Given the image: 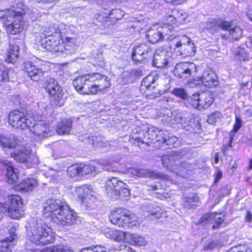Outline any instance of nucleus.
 Segmentation results:
<instances>
[{"instance_id": "obj_1", "label": "nucleus", "mask_w": 252, "mask_h": 252, "mask_svg": "<svg viewBox=\"0 0 252 252\" xmlns=\"http://www.w3.org/2000/svg\"><path fill=\"white\" fill-rule=\"evenodd\" d=\"M43 214L46 217L52 216L54 221L63 225L72 224L77 217L67 203L60 199L51 198L46 200L43 205Z\"/></svg>"}, {"instance_id": "obj_2", "label": "nucleus", "mask_w": 252, "mask_h": 252, "mask_svg": "<svg viewBox=\"0 0 252 252\" xmlns=\"http://www.w3.org/2000/svg\"><path fill=\"white\" fill-rule=\"evenodd\" d=\"M73 84L76 91L84 94H94L110 86L108 78L99 73L78 76L73 80Z\"/></svg>"}, {"instance_id": "obj_3", "label": "nucleus", "mask_w": 252, "mask_h": 252, "mask_svg": "<svg viewBox=\"0 0 252 252\" xmlns=\"http://www.w3.org/2000/svg\"><path fill=\"white\" fill-rule=\"evenodd\" d=\"M23 13L12 9L0 10V20L6 27L7 32L16 34L24 29Z\"/></svg>"}, {"instance_id": "obj_4", "label": "nucleus", "mask_w": 252, "mask_h": 252, "mask_svg": "<svg viewBox=\"0 0 252 252\" xmlns=\"http://www.w3.org/2000/svg\"><path fill=\"white\" fill-rule=\"evenodd\" d=\"M29 240L36 245H47L53 241V232L47 224L37 223L30 226L27 230Z\"/></svg>"}, {"instance_id": "obj_5", "label": "nucleus", "mask_w": 252, "mask_h": 252, "mask_svg": "<svg viewBox=\"0 0 252 252\" xmlns=\"http://www.w3.org/2000/svg\"><path fill=\"white\" fill-rule=\"evenodd\" d=\"M64 35L54 36L48 39L42 43V46L47 50L53 53L66 52V54L72 53L74 50V39L65 37L63 39Z\"/></svg>"}, {"instance_id": "obj_6", "label": "nucleus", "mask_w": 252, "mask_h": 252, "mask_svg": "<svg viewBox=\"0 0 252 252\" xmlns=\"http://www.w3.org/2000/svg\"><path fill=\"white\" fill-rule=\"evenodd\" d=\"M110 221L114 224L125 229L131 227L135 215L126 209L120 207L114 209L109 216Z\"/></svg>"}, {"instance_id": "obj_7", "label": "nucleus", "mask_w": 252, "mask_h": 252, "mask_svg": "<svg viewBox=\"0 0 252 252\" xmlns=\"http://www.w3.org/2000/svg\"><path fill=\"white\" fill-rule=\"evenodd\" d=\"M172 42L178 55L189 57L193 56L196 52L194 43L186 35L176 37Z\"/></svg>"}, {"instance_id": "obj_8", "label": "nucleus", "mask_w": 252, "mask_h": 252, "mask_svg": "<svg viewBox=\"0 0 252 252\" xmlns=\"http://www.w3.org/2000/svg\"><path fill=\"white\" fill-rule=\"evenodd\" d=\"M45 89L50 95L53 105L61 106L63 104V90L56 80L53 78L47 80Z\"/></svg>"}, {"instance_id": "obj_9", "label": "nucleus", "mask_w": 252, "mask_h": 252, "mask_svg": "<svg viewBox=\"0 0 252 252\" xmlns=\"http://www.w3.org/2000/svg\"><path fill=\"white\" fill-rule=\"evenodd\" d=\"M213 95L210 92H201L193 94L190 99V104L199 110L210 107L214 101Z\"/></svg>"}, {"instance_id": "obj_10", "label": "nucleus", "mask_w": 252, "mask_h": 252, "mask_svg": "<svg viewBox=\"0 0 252 252\" xmlns=\"http://www.w3.org/2000/svg\"><path fill=\"white\" fill-rule=\"evenodd\" d=\"M153 53V49L150 43H142L133 47L131 56L133 60L141 62L151 58Z\"/></svg>"}, {"instance_id": "obj_11", "label": "nucleus", "mask_w": 252, "mask_h": 252, "mask_svg": "<svg viewBox=\"0 0 252 252\" xmlns=\"http://www.w3.org/2000/svg\"><path fill=\"white\" fill-rule=\"evenodd\" d=\"M8 123L13 127L24 129L31 123V119H26L24 113L18 110L11 112L8 116Z\"/></svg>"}, {"instance_id": "obj_12", "label": "nucleus", "mask_w": 252, "mask_h": 252, "mask_svg": "<svg viewBox=\"0 0 252 252\" xmlns=\"http://www.w3.org/2000/svg\"><path fill=\"white\" fill-rule=\"evenodd\" d=\"M91 186H85L84 188H77L75 191V194L77 196V200L83 203L86 204L88 207L94 208L93 203L96 200L95 196L93 195Z\"/></svg>"}, {"instance_id": "obj_13", "label": "nucleus", "mask_w": 252, "mask_h": 252, "mask_svg": "<svg viewBox=\"0 0 252 252\" xmlns=\"http://www.w3.org/2000/svg\"><path fill=\"white\" fill-rule=\"evenodd\" d=\"M146 134L148 136V139L150 140L149 141V142L152 141L153 142H159L162 144H164L166 138L167 137V135L163 131L158 130V127L155 126H151L149 128ZM132 138L134 139L135 141H137L138 143L141 142L144 143L148 142V141H145L140 137L136 136H132Z\"/></svg>"}, {"instance_id": "obj_14", "label": "nucleus", "mask_w": 252, "mask_h": 252, "mask_svg": "<svg viewBox=\"0 0 252 252\" xmlns=\"http://www.w3.org/2000/svg\"><path fill=\"white\" fill-rule=\"evenodd\" d=\"M196 72V67L192 63H180L176 65L174 74L179 78L189 77L193 72Z\"/></svg>"}, {"instance_id": "obj_15", "label": "nucleus", "mask_w": 252, "mask_h": 252, "mask_svg": "<svg viewBox=\"0 0 252 252\" xmlns=\"http://www.w3.org/2000/svg\"><path fill=\"white\" fill-rule=\"evenodd\" d=\"M171 52L163 48L158 49L153 58V65L157 67H164L168 65L171 59Z\"/></svg>"}, {"instance_id": "obj_16", "label": "nucleus", "mask_w": 252, "mask_h": 252, "mask_svg": "<svg viewBox=\"0 0 252 252\" xmlns=\"http://www.w3.org/2000/svg\"><path fill=\"white\" fill-rule=\"evenodd\" d=\"M132 175L138 177H152L164 180H169L170 177L165 174L142 168H131L129 170Z\"/></svg>"}, {"instance_id": "obj_17", "label": "nucleus", "mask_w": 252, "mask_h": 252, "mask_svg": "<svg viewBox=\"0 0 252 252\" xmlns=\"http://www.w3.org/2000/svg\"><path fill=\"white\" fill-rule=\"evenodd\" d=\"M23 203L19 196L12 195L8 206V213L13 219H19L24 214Z\"/></svg>"}, {"instance_id": "obj_18", "label": "nucleus", "mask_w": 252, "mask_h": 252, "mask_svg": "<svg viewBox=\"0 0 252 252\" xmlns=\"http://www.w3.org/2000/svg\"><path fill=\"white\" fill-rule=\"evenodd\" d=\"M161 162L163 167L173 172V171H177L179 169L180 158L175 153L172 152L170 154L161 157Z\"/></svg>"}, {"instance_id": "obj_19", "label": "nucleus", "mask_w": 252, "mask_h": 252, "mask_svg": "<svg viewBox=\"0 0 252 252\" xmlns=\"http://www.w3.org/2000/svg\"><path fill=\"white\" fill-rule=\"evenodd\" d=\"M23 70L28 76L34 81H38L43 76L45 70L42 67H37L31 61H26L23 64Z\"/></svg>"}, {"instance_id": "obj_20", "label": "nucleus", "mask_w": 252, "mask_h": 252, "mask_svg": "<svg viewBox=\"0 0 252 252\" xmlns=\"http://www.w3.org/2000/svg\"><path fill=\"white\" fill-rule=\"evenodd\" d=\"M31 123H29L27 128L32 133L41 138L48 137L50 134L48 126L43 121H39L36 123L34 119H31Z\"/></svg>"}, {"instance_id": "obj_21", "label": "nucleus", "mask_w": 252, "mask_h": 252, "mask_svg": "<svg viewBox=\"0 0 252 252\" xmlns=\"http://www.w3.org/2000/svg\"><path fill=\"white\" fill-rule=\"evenodd\" d=\"M198 84H202L209 88L216 87L218 84V78L216 74L212 71H205L201 77L194 79Z\"/></svg>"}, {"instance_id": "obj_22", "label": "nucleus", "mask_w": 252, "mask_h": 252, "mask_svg": "<svg viewBox=\"0 0 252 252\" xmlns=\"http://www.w3.org/2000/svg\"><path fill=\"white\" fill-rule=\"evenodd\" d=\"M65 32L61 28L56 27H49L45 28L42 31L36 33V37L39 42H42L43 38L50 39L51 37L54 36H60L64 35Z\"/></svg>"}, {"instance_id": "obj_23", "label": "nucleus", "mask_w": 252, "mask_h": 252, "mask_svg": "<svg viewBox=\"0 0 252 252\" xmlns=\"http://www.w3.org/2000/svg\"><path fill=\"white\" fill-rule=\"evenodd\" d=\"M104 234L109 239L115 241L120 242L122 241L127 242L128 232L107 227L104 230Z\"/></svg>"}, {"instance_id": "obj_24", "label": "nucleus", "mask_w": 252, "mask_h": 252, "mask_svg": "<svg viewBox=\"0 0 252 252\" xmlns=\"http://www.w3.org/2000/svg\"><path fill=\"white\" fill-rule=\"evenodd\" d=\"M218 26L223 30L229 32V35L235 40L239 39L242 34V29L237 26L233 27L231 23L223 21L220 23Z\"/></svg>"}, {"instance_id": "obj_25", "label": "nucleus", "mask_w": 252, "mask_h": 252, "mask_svg": "<svg viewBox=\"0 0 252 252\" xmlns=\"http://www.w3.org/2000/svg\"><path fill=\"white\" fill-rule=\"evenodd\" d=\"M11 157H13L16 161L21 163H27L32 162L31 157L32 154L31 150L23 148L21 150H18L14 153L11 154Z\"/></svg>"}, {"instance_id": "obj_26", "label": "nucleus", "mask_w": 252, "mask_h": 252, "mask_svg": "<svg viewBox=\"0 0 252 252\" xmlns=\"http://www.w3.org/2000/svg\"><path fill=\"white\" fill-rule=\"evenodd\" d=\"M123 187H125V183L116 178L109 179L106 181L105 185L107 193H110L112 196L114 195L115 193L122 189Z\"/></svg>"}, {"instance_id": "obj_27", "label": "nucleus", "mask_w": 252, "mask_h": 252, "mask_svg": "<svg viewBox=\"0 0 252 252\" xmlns=\"http://www.w3.org/2000/svg\"><path fill=\"white\" fill-rule=\"evenodd\" d=\"M167 26L158 29H150L147 32L146 35L150 43H156L163 39V34L165 33Z\"/></svg>"}, {"instance_id": "obj_28", "label": "nucleus", "mask_w": 252, "mask_h": 252, "mask_svg": "<svg viewBox=\"0 0 252 252\" xmlns=\"http://www.w3.org/2000/svg\"><path fill=\"white\" fill-rule=\"evenodd\" d=\"M1 162L7 166L6 176L8 182L11 184L15 183L18 179V169L13 167L12 164L7 160H2Z\"/></svg>"}, {"instance_id": "obj_29", "label": "nucleus", "mask_w": 252, "mask_h": 252, "mask_svg": "<svg viewBox=\"0 0 252 252\" xmlns=\"http://www.w3.org/2000/svg\"><path fill=\"white\" fill-rule=\"evenodd\" d=\"M18 142L17 137L13 135L8 136H0V145L3 148H15L18 144Z\"/></svg>"}, {"instance_id": "obj_30", "label": "nucleus", "mask_w": 252, "mask_h": 252, "mask_svg": "<svg viewBox=\"0 0 252 252\" xmlns=\"http://www.w3.org/2000/svg\"><path fill=\"white\" fill-rule=\"evenodd\" d=\"M224 216L222 214H216L212 213L211 214H206L201 218L202 221L205 220H214L215 223L212 226L213 229H216L219 227L220 225L223 221Z\"/></svg>"}, {"instance_id": "obj_31", "label": "nucleus", "mask_w": 252, "mask_h": 252, "mask_svg": "<svg viewBox=\"0 0 252 252\" xmlns=\"http://www.w3.org/2000/svg\"><path fill=\"white\" fill-rule=\"evenodd\" d=\"M183 207L189 210L193 209L199 205V197L195 194H192L189 196L184 197L183 199Z\"/></svg>"}, {"instance_id": "obj_32", "label": "nucleus", "mask_w": 252, "mask_h": 252, "mask_svg": "<svg viewBox=\"0 0 252 252\" xmlns=\"http://www.w3.org/2000/svg\"><path fill=\"white\" fill-rule=\"evenodd\" d=\"M15 233L13 232L9 238H6L0 241V251L1 252H11L14 245Z\"/></svg>"}, {"instance_id": "obj_33", "label": "nucleus", "mask_w": 252, "mask_h": 252, "mask_svg": "<svg viewBox=\"0 0 252 252\" xmlns=\"http://www.w3.org/2000/svg\"><path fill=\"white\" fill-rule=\"evenodd\" d=\"M19 52V46L15 43H10L7 58L5 59L6 61L10 63H14L18 59Z\"/></svg>"}, {"instance_id": "obj_34", "label": "nucleus", "mask_w": 252, "mask_h": 252, "mask_svg": "<svg viewBox=\"0 0 252 252\" xmlns=\"http://www.w3.org/2000/svg\"><path fill=\"white\" fill-rule=\"evenodd\" d=\"M38 182L36 179L34 178H29L24 180L19 185L20 190L26 191L32 190L37 187Z\"/></svg>"}, {"instance_id": "obj_35", "label": "nucleus", "mask_w": 252, "mask_h": 252, "mask_svg": "<svg viewBox=\"0 0 252 252\" xmlns=\"http://www.w3.org/2000/svg\"><path fill=\"white\" fill-rule=\"evenodd\" d=\"M128 243L138 246H145L147 244V241L145 238L135 234L129 233L128 234Z\"/></svg>"}, {"instance_id": "obj_36", "label": "nucleus", "mask_w": 252, "mask_h": 252, "mask_svg": "<svg viewBox=\"0 0 252 252\" xmlns=\"http://www.w3.org/2000/svg\"><path fill=\"white\" fill-rule=\"evenodd\" d=\"M71 129L72 121L68 119L63 121L58 124L57 132L60 135L68 134Z\"/></svg>"}, {"instance_id": "obj_37", "label": "nucleus", "mask_w": 252, "mask_h": 252, "mask_svg": "<svg viewBox=\"0 0 252 252\" xmlns=\"http://www.w3.org/2000/svg\"><path fill=\"white\" fill-rule=\"evenodd\" d=\"M158 79V76L154 74H150L144 78L141 83L142 87L152 90L155 87V82Z\"/></svg>"}, {"instance_id": "obj_38", "label": "nucleus", "mask_w": 252, "mask_h": 252, "mask_svg": "<svg viewBox=\"0 0 252 252\" xmlns=\"http://www.w3.org/2000/svg\"><path fill=\"white\" fill-rule=\"evenodd\" d=\"M172 13L173 14H176L175 16L173 17L172 15H170L169 18L173 19V20L171 19L170 20L173 23H175L174 22L173 20H174L175 22L178 21L179 23H182L185 22L188 17L187 14L182 10L177 11L176 10H174L172 11Z\"/></svg>"}, {"instance_id": "obj_39", "label": "nucleus", "mask_w": 252, "mask_h": 252, "mask_svg": "<svg viewBox=\"0 0 252 252\" xmlns=\"http://www.w3.org/2000/svg\"><path fill=\"white\" fill-rule=\"evenodd\" d=\"M40 252H72L71 249L66 246L58 245L48 247Z\"/></svg>"}, {"instance_id": "obj_40", "label": "nucleus", "mask_w": 252, "mask_h": 252, "mask_svg": "<svg viewBox=\"0 0 252 252\" xmlns=\"http://www.w3.org/2000/svg\"><path fill=\"white\" fill-rule=\"evenodd\" d=\"M125 15V12L120 9L111 10L109 12V19L113 23H115L118 20L121 19Z\"/></svg>"}, {"instance_id": "obj_41", "label": "nucleus", "mask_w": 252, "mask_h": 252, "mask_svg": "<svg viewBox=\"0 0 252 252\" xmlns=\"http://www.w3.org/2000/svg\"><path fill=\"white\" fill-rule=\"evenodd\" d=\"M148 212L151 216H155L156 218H160L164 214L160 207L155 204L148 205Z\"/></svg>"}, {"instance_id": "obj_42", "label": "nucleus", "mask_w": 252, "mask_h": 252, "mask_svg": "<svg viewBox=\"0 0 252 252\" xmlns=\"http://www.w3.org/2000/svg\"><path fill=\"white\" fill-rule=\"evenodd\" d=\"M235 57L240 62L245 61L248 60L249 56L246 50L243 48L239 47L235 51Z\"/></svg>"}, {"instance_id": "obj_43", "label": "nucleus", "mask_w": 252, "mask_h": 252, "mask_svg": "<svg viewBox=\"0 0 252 252\" xmlns=\"http://www.w3.org/2000/svg\"><path fill=\"white\" fill-rule=\"evenodd\" d=\"M82 169V173L86 174H93L96 172H99L98 167L92 164H89L88 165H84L81 166Z\"/></svg>"}, {"instance_id": "obj_44", "label": "nucleus", "mask_w": 252, "mask_h": 252, "mask_svg": "<svg viewBox=\"0 0 252 252\" xmlns=\"http://www.w3.org/2000/svg\"><path fill=\"white\" fill-rule=\"evenodd\" d=\"M67 171L68 176L71 178H73L82 173L81 166L78 165H72L69 167Z\"/></svg>"}, {"instance_id": "obj_45", "label": "nucleus", "mask_w": 252, "mask_h": 252, "mask_svg": "<svg viewBox=\"0 0 252 252\" xmlns=\"http://www.w3.org/2000/svg\"><path fill=\"white\" fill-rule=\"evenodd\" d=\"M127 187V186L125 184V187H123L122 189L119 190V191L115 193L114 195L116 196V197L119 196L121 199H128L130 195V191Z\"/></svg>"}, {"instance_id": "obj_46", "label": "nucleus", "mask_w": 252, "mask_h": 252, "mask_svg": "<svg viewBox=\"0 0 252 252\" xmlns=\"http://www.w3.org/2000/svg\"><path fill=\"white\" fill-rule=\"evenodd\" d=\"M221 114L220 112L216 111L209 116L207 122L209 124L214 125L220 120Z\"/></svg>"}, {"instance_id": "obj_47", "label": "nucleus", "mask_w": 252, "mask_h": 252, "mask_svg": "<svg viewBox=\"0 0 252 252\" xmlns=\"http://www.w3.org/2000/svg\"><path fill=\"white\" fill-rule=\"evenodd\" d=\"M227 252H252V250L247 245H243L232 248Z\"/></svg>"}, {"instance_id": "obj_48", "label": "nucleus", "mask_w": 252, "mask_h": 252, "mask_svg": "<svg viewBox=\"0 0 252 252\" xmlns=\"http://www.w3.org/2000/svg\"><path fill=\"white\" fill-rule=\"evenodd\" d=\"M172 94L183 99L188 98V94L186 91L182 88H176L172 91Z\"/></svg>"}, {"instance_id": "obj_49", "label": "nucleus", "mask_w": 252, "mask_h": 252, "mask_svg": "<svg viewBox=\"0 0 252 252\" xmlns=\"http://www.w3.org/2000/svg\"><path fill=\"white\" fill-rule=\"evenodd\" d=\"M242 126V121L241 119L236 116L235 118V123L234 125V127L232 130V131L230 133V142L232 141L233 137H232V133L234 131V132H237L241 127Z\"/></svg>"}, {"instance_id": "obj_50", "label": "nucleus", "mask_w": 252, "mask_h": 252, "mask_svg": "<svg viewBox=\"0 0 252 252\" xmlns=\"http://www.w3.org/2000/svg\"><path fill=\"white\" fill-rule=\"evenodd\" d=\"M177 140V137L176 136H171L170 137H168V138H167L166 137L164 144L168 146V148H172L175 146V144Z\"/></svg>"}, {"instance_id": "obj_51", "label": "nucleus", "mask_w": 252, "mask_h": 252, "mask_svg": "<svg viewBox=\"0 0 252 252\" xmlns=\"http://www.w3.org/2000/svg\"><path fill=\"white\" fill-rule=\"evenodd\" d=\"M89 142L92 141V145L94 147H100L103 146L102 142L101 141V138L96 136H92L88 138Z\"/></svg>"}, {"instance_id": "obj_52", "label": "nucleus", "mask_w": 252, "mask_h": 252, "mask_svg": "<svg viewBox=\"0 0 252 252\" xmlns=\"http://www.w3.org/2000/svg\"><path fill=\"white\" fill-rule=\"evenodd\" d=\"M189 166V164L187 163L182 162L180 160V164L179 167V169L177 171H173V172L176 173L177 174H182L183 172L185 171V169Z\"/></svg>"}, {"instance_id": "obj_53", "label": "nucleus", "mask_w": 252, "mask_h": 252, "mask_svg": "<svg viewBox=\"0 0 252 252\" xmlns=\"http://www.w3.org/2000/svg\"><path fill=\"white\" fill-rule=\"evenodd\" d=\"M217 28V26L216 25L214 22L210 21L207 23L205 29L207 30L211 31L213 32L216 31Z\"/></svg>"}, {"instance_id": "obj_54", "label": "nucleus", "mask_w": 252, "mask_h": 252, "mask_svg": "<svg viewBox=\"0 0 252 252\" xmlns=\"http://www.w3.org/2000/svg\"><path fill=\"white\" fill-rule=\"evenodd\" d=\"M28 14L30 19L32 21L36 20L38 17V12H37V10L36 9H33L32 10H31V11L29 12Z\"/></svg>"}, {"instance_id": "obj_55", "label": "nucleus", "mask_w": 252, "mask_h": 252, "mask_svg": "<svg viewBox=\"0 0 252 252\" xmlns=\"http://www.w3.org/2000/svg\"><path fill=\"white\" fill-rule=\"evenodd\" d=\"M218 246L217 242L211 241L208 245L204 247V250L205 251L213 250Z\"/></svg>"}, {"instance_id": "obj_56", "label": "nucleus", "mask_w": 252, "mask_h": 252, "mask_svg": "<svg viewBox=\"0 0 252 252\" xmlns=\"http://www.w3.org/2000/svg\"><path fill=\"white\" fill-rule=\"evenodd\" d=\"M222 172L218 169H217L216 171V172H215V174L214 182L217 183L219 181H220L221 179V178H222Z\"/></svg>"}, {"instance_id": "obj_57", "label": "nucleus", "mask_w": 252, "mask_h": 252, "mask_svg": "<svg viewBox=\"0 0 252 252\" xmlns=\"http://www.w3.org/2000/svg\"><path fill=\"white\" fill-rule=\"evenodd\" d=\"M93 249L94 252H107V249L106 248L101 247L100 246H96Z\"/></svg>"}, {"instance_id": "obj_58", "label": "nucleus", "mask_w": 252, "mask_h": 252, "mask_svg": "<svg viewBox=\"0 0 252 252\" xmlns=\"http://www.w3.org/2000/svg\"><path fill=\"white\" fill-rule=\"evenodd\" d=\"M1 78L3 81H8V71L7 70H4L1 73Z\"/></svg>"}, {"instance_id": "obj_59", "label": "nucleus", "mask_w": 252, "mask_h": 252, "mask_svg": "<svg viewBox=\"0 0 252 252\" xmlns=\"http://www.w3.org/2000/svg\"><path fill=\"white\" fill-rule=\"evenodd\" d=\"M104 169H106V170L109 172H114L116 170V168H115V167L112 166V164L111 163H110L109 164L107 163Z\"/></svg>"}, {"instance_id": "obj_60", "label": "nucleus", "mask_w": 252, "mask_h": 252, "mask_svg": "<svg viewBox=\"0 0 252 252\" xmlns=\"http://www.w3.org/2000/svg\"><path fill=\"white\" fill-rule=\"evenodd\" d=\"M245 220L246 221L251 222L252 220V214L250 212H248L247 213V215L245 217Z\"/></svg>"}, {"instance_id": "obj_61", "label": "nucleus", "mask_w": 252, "mask_h": 252, "mask_svg": "<svg viewBox=\"0 0 252 252\" xmlns=\"http://www.w3.org/2000/svg\"><path fill=\"white\" fill-rule=\"evenodd\" d=\"M80 252H94L93 249L91 248H85L81 250Z\"/></svg>"}, {"instance_id": "obj_62", "label": "nucleus", "mask_w": 252, "mask_h": 252, "mask_svg": "<svg viewBox=\"0 0 252 252\" xmlns=\"http://www.w3.org/2000/svg\"><path fill=\"white\" fill-rule=\"evenodd\" d=\"M55 0H37L38 2H42L46 3H51L54 1Z\"/></svg>"}, {"instance_id": "obj_63", "label": "nucleus", "mask_w": 252, "mask_h": 252, "mask_svg": "<svg viewBox=\"0 0 252 252\" xmlns=\"http://www.w3.org/2000/svg\"><path fill=\"white\" fill-rule=\"evenodd\" d=\"M126 248H130L129 247H126L125 245H120L119 248L117 249V250H125V252L126 251Z\"/></svg>"}, {"instance_id": "obj_64", "label": "nucleus", "mask_w": 252, "mask_h": 252, "mask_svg": "<svg viewBox=\"0 0 252 252\" xmlns=\"http://www.w3.org/2000/svg\"><path fill=\"white\" fill-rule=\"evenodd\" d=\"M219 154L216 153L215 156V162L216 163H218L219 162Z\"/></svg>"}]
</instances>
